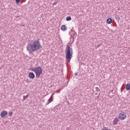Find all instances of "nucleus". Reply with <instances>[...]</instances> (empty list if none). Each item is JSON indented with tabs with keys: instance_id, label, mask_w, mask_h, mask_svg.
Instances as JSON below:
<instances>
[{
	"instance_id": "nucleus-17",
	"label": "nucleus",
	"mask_w": 130,
	"mask_h": 130,
	"mask_svg": "<svg viewBox=\"0 0 130 130\" xmlns=\"http://www.w3.org/2000/svg\"><path fill=\"white\" fill-rule=\"evenodd\" d=\"M102 130H112V129H108V128H107V127H105V128H103Z\"/></svg>"
},
{
	"instance_id": "nucleus-5",
	"label": "nucleus",
	"mask_w": 130,
	"mask_h": 130,
	"mask_svg": "<svg viewBox=\"0 0 130 130\" xmlns=\"http://www.w3.org/2000/svg\"><path fill=\"white\" fill-rule=\"evenodd\" d=\"M7 115H8V112L7 111H3L0 114V116L2 118H5Z\"/></svg>"
},
{
	"instance_id": "nucleus-11",
	"label": "nucleus",
	"mask_w": 130,
	"mask_h": 130,
	"mask_svg": "<svg viewBox=\"0 0 130 130\" xmlns=\"http://www.w3.org/2000/svg\"><path fill=\"white\" fill-rule=\"evenodd\" d=\"M126 90H127L128 91L130 90V84L128 83L126 86Z\"/></svg>"
},
{
	"instance_id": "nucleus-19",
	"label": "nucleus",
	"mask_w": 130,
	"mask_h": 130,
	"mask_svg": "<svg viewBox=\"0 0 130 130\" xmlns=\"http://www.w3.org/2000/svg\"><path fill=\"white\" fill-rule=\"evenodd\" d=\"M16 4H18V3H20L21 2V0H15Z\"/></svg>"
},
{
	"instance_id": "nucleus-14",
	"label": "nucleus",
	"mask_w": 130,
	"mask_h": 130,
	"mask_svg": "<svg viewBox=\"0 0 130 130\" xmlns=\"http://www.w3.org/2000/svg\"><path fill=\"white\" fill-rule=\"evenodd\" d=\"M115 19H116L117 21H119V20H120V18L119 17V16H115Z\"/></svg>"
},
{
	"instance_id": "nucleus-7",
	"label": "nucleus",
	"mask_w": 130,
	"mask_h": 130,
	"mask_svg": "<svg viewBox=\"0 0 130 130\" xmlns=\"http://www.w3.org/2000/svg\"><path fill=\"white\" fill-rule=\"evenodd\" d=\"M67 29H68V27L66 26V25H61V30H62V31H67Z\"/></svg>"
},
{
	"instance_id": "nucleus-8",
	"label": "nucleus",
	"mask_w": 130,
	"mask_h": 130,
	"mask_svg": "<svg viewBox=\"0 0 130 130\" xmlns=\"http://www.w3.org/2000/svg\"><path fill=\"white\" fill-rule=\"evenodd\" d=\"M117 122H118V118L116 117L113 120V123L114 125H115L117 124Z\"/></svg>"
},
{
	"instance_id": "nucleus-6",
	"label": "nucleus",
	"mask_w": 130,
	"mask_h": 130,
	"mask_svg": "<svg viewBox=\"0 0 130 130\" xmlns=\"http://www.w3.org/2000/svg\"><path fill=\"white\" fill-rule=\"evenodd\" d=\"M28 77L30 79H34L35 78V74L33 72H30Z\"/></svg>"
},
{
	"instance_id": "nucleus-20",
	"label": "nucleus",
	"mask_w": 130,
	"mask_h": 130,
	"mask_svg": "<svg viewBox=\"0 0 130 130\" xmlns=\"http://www.w3.org/2000/svg\"><path fill=\"white\" fill-rule=\"evenodd\" d=\"M75 76H78V72L76 73L75 74Z\"/></svg>"
},
{
	"instance_id": "nucleus-18",
	"label": "nucleus",
	"mask_w": 130,
	"mask_h": 130,
	"mask_svg": "<svg viewBox=\"0 0 130 130\" xmlns=\"http://www.w3.org/2000/svg\"><path fill=\"white\" fill-rule=\"evenodd\" d=\"M57 5V2H54L53 4V7Z\"/></svg>"
},
{
	"instance_id": "nucleus-15",
	"label": "nucleus",
	"mask_w": 130,
	"mask_h": 130,
	"mask_svg": "<svg viewBox=\"0 0 130 130\" xmlns=\"http://www.w3.org/2000/svg\"><path fill=\"white\" fill-rule=\"evenodd\" d=\"M8 115H9V116L11 117L12 115H13V112H9V114H8Z\"/></svg>"
},
{
	"instance_id": "nucleus-9",
	"label": "nucleus",
	"mask_w": 130,
	"mask_h": 130,
	"mask_svg": "<svg viewBox=\"0 0 130 130\" xmlns=\"http://www.w3.org/2000/svg\"><path fill=\"white\" fill-rule=\"evenodd\" d=\"M107 23L108 24H111L112 23V19L110 18H109L107 19Z\"/></svg>"
},
{
	"instance_id": "nucleus-3",
	"label": "nucleus",
	"mask_w": 130,
	"mask_h": 130,
	"mask_svg": "<svg viewBox=\"0 0 130 130\" xmlns=\"http://www.w3.org/2000/svg\"><path fill=\"white\" fill-rule=\"evenodd\" d=\"M31 71L34 72V73L36 74V77L38 78V77H40L41 74H42L43 70L41 67H35V68H32Z\"/></svg>"
},
{
	"instance_id": "nucleus-12",
	"label": "nucleus",
	"mask_w": 130,
	"mask_h": 130,
	"mask_svg": "<svg viewBox=\"0 0 130 130\" xmlns=\"http://www.w3.org/2000/svg\"><path fill=\"white\" fill-rule=\"evenodd\" d=\"M28 97H29V95L28 94H27L26 95H23V101H24V100H26V99H28Z\"/></svg>"
},
{
	"instance_id": "nucleus-1",
	"label": "nucleus",
	"mask_w": 130,
	"mask_h": 130,
	"mask_svg": "<svg viewBox=\"0 0 130 130\" xmlns=\"http://www.w3.org/2000/svg\"><path fill=\"white\" fill-rule=\"evenodd\" d=\"M41 48H42V46H41L39 40L34 41L32 43L27 46V49L30 54L32 53V52H35V51H37V50L41 49Z\"/></svg>"
},
{
	"instance_id": "nucleus-4",
	"label": "nucleus",
	"mask_w": 130,
	"mask_h": 130,
	"mask_svg": "<svg viewBox=\"0 0 130 130\" xmlns=\"http://www.w3.org/2000/svg\"><path fill=\"white\" fill-rule=\"evenodd\" d=\"M118 118L119 119H121V120H124L126 118V114L124 112H122L119 114Z\"/></svg>"
},
{
	"instance_id": "nucleus-10",
	"label": "nucleus",
	"mask_w": 130,
	"mask_h": 130,
	"mask_svg": "<svg viewBox=\"0 0 130 130\" xmlns=\"http://www.w3.org/2000/svg\"><path fill=\"white\" fill-rule=\"evenodd\" d=\"M52 101H53V99H51L48 100V101L46 103V105H48V104H49V103H51V102H52Z\"/></svg>"
},
{
	"instance_id": "nucleus-2",
	"label": "nucleus",
	"mask_w": 130,
	"mask_h": 130,
	"mask_svg": "<svg viewBox=\"0 0 130 130\" xmlns=\"http://www.w3.org/2000/svg\"><path fill=\"white\" fill-rule=\"evenodd\" d=\"M66 58L68 60L69 62L71 61V59H72V57H73V54L74 52H73V49L71 48L70 45H67L66 48Z\"/></svg>"
},
{
	"instance_id": "nucleus-13",
	"label": "nucleus",
	"mask_w": 130,
	"mask_h": 130,
	"mask_svg": "<svg viewBox=\"0 0 130 130\" xmlns=\"http://www.w3.org/2000/svg\"><path fill=\"white\" fill-rule=\"evenodd\" d=\"M71 20H72V17L71 16H68L66 18V20L67 21H71Z\"/></svg>"
},
{
	"instance_id": "nucleus-16",
	"label": "nucleus",
	"mask_w": 130,
	"mask_h": 130,
	"mask_svg": "<svg viewBox=\"0 0 130 130\" xmlns=\"http://www.w3.org/2000/svg\"><path fill=\"white\" fill-rule=\"evenodd\" d=\"M102 45V44H100L98 45L97 47H96V49H97V48H99V47H100V46H101Z\"/></svg>"
}]
</instances>
